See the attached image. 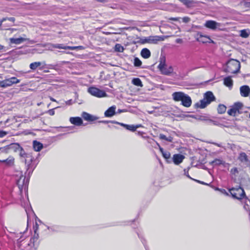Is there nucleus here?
I'll return each instance as SVG.
<instances>
[{
    "mask_svg": "<svg viewBox=\"0 0 250 250\" xmlns=\"http://www.w3.org/2000/svg\"><path fill=\"white\" fill-rule=\"evenodd\" d=\"M173 99L176 102L181 101L182 104L186 107H190L192 104L191 98L182 92H175L172 95Z\"/></svg>",
    "mask_w": 250,
    "mask_h": 250,
    "instance_id": "nucleus-1",
    "label": "nucleus"
},
{
    "mask_svg": "<svg viewBox=\"0 0 250 250\" xmlns=\"http://www.w3.org/2000/svg\"><path fill=\"white\" fill-rule=\"evenodd\" d=\"M158 68L163 75L169 76L173 73V68L171 65H167L166 62V58L161 57L160 58L159 64Z\"/></svg>",
    "mask_w": 250,
    "mask_h": 250,
    "instance_id": "nucleus-2",
    "label": "nucleus"
},
{
    "mask_svg": "<svg viewBox=\"0 0 250 250\" xmlns=\"http://www.w3.org/2000/svg\"><path fill=\"white\" fill-rule=\"evenodd\" d=\"M215 98L211 91H208L204 95V99L200 101L199 103L195 104V106L200 108H204L208 104H210L212 101H214Z\"/></svg>",
    "mask_w": 250,
    "mask_h": 250,
    "instance_id": "nucleus-3",
    "label": "nucleus"
},
{
    "mask_svg": "<svg viewBox=\"0 0 250 250\" xmlns=\"http://www.w3.org/2000/svg\"><path fill=\"white\" fill-rule=\"evenodd\" d=\"M240 68V62L236 60L231 59L227 62L225 71L228 73L235 74L239 71Z\"/></svg>",
    "mask_w": 250,
    "mask_h": 250,
    "instance_id": "nucleus-4",
    "label": "nucleus"
},
{
    "mask_svg": "<svg viewBox=\"0 0 250 250\" xmlns=\"http://www.w3.org/2000/svg\"><path fill=\"white\" fill-rule=\"evenodd\" d=\"M229 192L232 196L237 199H241L245 196V191L241 187L232 188Z\"/></svg>",
    "mask_w": 250,
    "mask_h": 250,
    "instance_id": "nucleus-5",
    "label": "nucleus"
},
{
    "mask_svg": "<svg viewBox=\"0 0 250 250\" xmlns=\"http://www.w3.org/2000/svg\"><path fill=\"white\" fill-rule=\"evenodd\" d=\"M243 104L241 103H235L231 108L228 111V114L230 116H235L241 113L240 110L242 109Z\"/></svg>",
    "mask_w": 250,
    "mask_h": 250,
    "instance_id": "nucleus-6",
    "label": "nucleus"
},
{
    "mask_svg": "<svg viewBox=\"0 0 250 250\" xmlns=\"http://www.w3.org/2000/svg\"><path fill=\"white\" fill-rule=\"evenodd\" d=\"M88 92L92 96L98 98L107 97V94L103 90L95 87H90L88 89Z\"/></svg>",
    "mask_w": 250,
    "mask_h": 250,
    "instance_id": "nucleus-7",
    "label": "nucleus"
},
{
    "mask_svg": "<svg viewBox=\"0 0 250 250\" xmlns=\"http://www.w3.org/2000/svg\"><path fill=\"white\" fill-rule=\"evenodd\" d=\"M20 82V80L16 77H13L0 81V86L3 88L11 86L13 84L18 83Z\"/></svg>",
    "mask_w": 250,
    "mask_h": 250,
    "instance_id": "nucleus-8",
    "label": "nucleus"
},
{
    "mask_svg": "<svg viewBox=\"0 0 250 250\" xmlns=\"http://www.w3.org/2000/svg\"><path fill=\"white\" fill-rule=\"evenodd\" d=\"M21 149V146L18 143H12L9 145L0 148V150L4 153H8L11 151L17 152Z\"/></svg>",
    "mask_w": 250,
    "mask_h": 250,
    "instance_id": "nucleus-9",
    "label": "nucleus"
},
{
    "mask_svg": "<svg viewBox=\"0 0 250 250\" xmlns=\"http://www.w3.org/2000/svg\"><path fill=\"white\" fill-rule=\"evenodd\" d=\"M204 25L208 28H209L212 30H215L217 29L220 28V27L221 26V24L220 23L216 22L215 21L209 20L206 21Z\"/></svg>",
    "mask_w": 250,
    "mask_h": 250,
    "instance_id": "nucleus-10",
    "label": "nucleus"
},
{
    "mask_svg": "<svg viewBox=\"0 0 250 250\" xmlns=\"http://www.w3.org/2000/svg\"><path fill=\"white\" fill-rule=\"evenodd\" d=\"M27 180L25 181V177L21 175L20 178L17 180V184L21 191L24 188H25L27 184Z\"/></svg>",
    "mask_w": 250,
    "mask_h": 250,
    "instance_id": "nucleus-11",
    "label": "nucleus"
},
{
    "mask_svg": "<svg viewBox=\"0 0 250 250\" xmlns=\"http://www.w3.org/2000/svg\"><path fill=\"white\" fill-rule=\"evenodd\" d=\"M82 117L85 120V121H89V122H92L94 121H95L98 119V117L93 116L92 115H91L87 112H83L82 113Z\"/></svg>",
    "mask_w": 250,
    "mask_h": 250,
    "instance_id": "nucleus-12",
    "label": "nucleus"
},
{
    "mask_svg": "<svg viewBox=\"0 0 250 250\" xmlns=\"http://www.w3.org/2000/svg\"><path fill=\"white\" fill-rule=\"evenodd\" d=\"M185 159V156L180 154H176L173 156V161L175 165L181 163Z\"/></svg>",
    "mask_w": 250,
    "mask_h": 250,
    "instance_id": "nucleus-13",
    "label": "nucleus"
},
{
    "mask_svg": "<svg viewBox=\"0 0 250 250\" xmlns=\"http://www.w3.org/2000/svg\"><path fill=\"white\" fill-rule=\"evenodd\" d=\"M240 94L243 97H248L250 93V88L248 85L242 86L240 88Z\"/></svg>",
    "mask_w": 250,
    "mask_h": 250,
    "instance_id": "nucleus-14",
    "label": "nucleus"
},
{
    "mask_svg": "<svg viewBox=\"0 0 250 250\" xmlns=\"http://www.w3.org/2000/svg\"><path fill=\"white\" fill-rule=\"evenodd\" d=\"M69 121L72 124L76 126H80L83 124V120L82 118L79 117H71L69 119Z\"/></svg>",
    "mask_w": 250,
    "mask_h": 250,
    "instance_id": "nucleus-15",
    "label": "nucleus"
},
{
    "mask_svg": "<svg viewBox=\"0 0 250 250\" xmlns=\"http://www.w3.org/2000/svg\"><path fill=\"white\" fill-rule=\"evenodd\" d=\"M9 40L11 43L20 44L23 42L28 40V39L20 37L18 38H10Z\"/></svg>",
    "mask_w": 250,
    "mask_h": 250,
    "instance_id": "nucleus-16",
    "label": "nucleus"
},
{
    "mask_svg": "<svg viewBox=\"0 0 250 250\" xmlns=\"http://www.w3.org/2000/svg\"><path fill=\"white\" fill-rule=\"evenodd\" d=\"M149 39V43H156L159 41H164V37L163 36H150L148 37Z\"/></svg>",
    "mask_w": 250,
    "mask_h": 250,
    "instance_id": "nucleus-17",
    "label": "nucleus"
},
{
    "mask_svg": "<svg viewBox=\"0 0 250 250\" xmlns=\"http://www.w3.org/2000/svg\"><path fill=\"white\" fill-rule=\"evenodd\" d=\"M115 106H112L109 107L107 110H106L104 112V116L106 117H110L113 116L115 113Z\"/></svg>",
    "mask_w": 250,
    "mask_h": 250,
    "instance_id": "nucleus-18",
    "label": "nucleus"
},
{
    "mask_svg": "<svg viewBox=\"0 0 250 250\" xmlns=\"http://www.w3.org/2000/svg\"><path fill=\"white\" fill-rule=\"evenodd\" d=\"M0 162L4 163L6 166H12L14 164V159L12 157H9L6 159L0 158Z\"/></svg>",
    "mask_w": 250,
    "mask_h": 250,
    "instance_id": "nucleus-19",
    "label": "nucleus"
},
{
    "mask_svg": "<svg viewBox=\"0 0 250 250\" xmlns=\"http://www.w3.org/2000/svg\"><path fill=\"white\" fill-rule=\"evenodd\" d=\"M141 55L142 57L145 59H148L150 57L151 53L147 48H143L141 52Z\"/></svg>",
    "mask_w": 250,
    "mask_h": 250,
    "instance_id": "nucleus-20",
    "label": "nucleus"
},
{
    "mask_svg": "<svg viewBox=\"0 0 250 250\" xmlns=\"http://www.w3.org/2000/svg\"><path fill=\"white\" fill-rule=\"evenodd\" d=\"M42 144L37 141H33V148L36 151H40L42 148Z\"/></svg>",
    "mask_w": 250,
    "mask_h": 250,
    "instance_id": "nucleus-21",
    "label": "nucleus"
},
{
    "mask_svg": "<svg viewBox=\"0 0 250 250\" xmlns=\"http://www.w3.org/2000/svg\"><path fill=\"white\" fill-rule=\"evenodd\" d=\"M224 84L229 87H231L233 85V81L230 77H227L224 79Z\"/></svg>",
    "mask_w": 250,
    "mask_h": 250,
    "instance_id": "nucleus-22",
    "label": "nucleus"
},
{
    "mask_svg": "<svg viewBox=\"0 0 250 250\" xmlns=\"http://www.w3.org/2000/svg\"><path fill=\"white\" fill-rule=\"evenodd\" d=\"M238 159L241 162H247L248 161L247 155L245 152H241L240 153Z\"/></svg>",
    "mask_w": 250,
    "mask_h": 250,
    "instance_id": "nucleus-23",
    "label": "nucleus"
},
{
    "mask_svg": "<svg viewBox=\"0 0 250 250\" xmlns=\"http://www.w3.org/2000/svg\"><path fill=\"white\" fill-rule=\"evenodd\" d=\"M132 83L137 86L143 87V84L139 78H133L132 80Z\"/></svg>",
    "mask_w": 250,
    "mask_h": 250,
    "instance_id": "nucleus-24",
    "label": "nucleus"
},
{
    "mask_svg": "<svg viewBox=\"0 0 250 250\" xmlns=\"http://www.w3.org/2000/svg\"><path fill=\"white\" fill-rule=\"evenodd\" d=\"M209 40V37L208 36H204L202 34L200 35L198 39V41L201 42L203 43L208 42V41Z\"/></svg>",
    "mask_w": 250,
    "mask_h": 250,
    "instance_id": "nucleus-25",
    "label": "nucleus"
},
{
    "mask_svg": "<svg viewBox=\"0 0 250 250\" xmlns=\"http://www.w3.org/2000/svg\"><path fill=\"white\" fill-rule=\"evenodd\" d=\"M159 138L161 140H165L169 142H172L173 141V138L171 136L167 137L163 134H160L159 135Z\"/></svg>",
    "mask_w": 250,
    "mask_h": 250,
    "instance_id": "nucleus-26",
    "label": "nucleus"
},
{
    "mask_svg": "<svg viewBox=\"0 0 250 250\" xmlns=\"http://www.w3.org/2000/svg\"><path fill=\"white\" fill-rule=\"evenodd\" d=\"M250 35V32L249 30L246 29L241 30L240 31V36L244 38H248Z\"/></svg>",
    "mask_w": 250,
    "mask_h": 250,
    "instance_id": "nucleus-27",
    "label": "nucleus"
},
{
    "mask_svg": "<svg viewBox=\"0 0 250 250\" xmlns=\"http://www.w3.org/2000/svg\"><path fill=\"white\" fill-rule=\"evenodd\" d=\"M141 126V125H127L126 127L125 128L128 130L131 131H135L138 128L140 127Z\"/></svg>",
    "mask_w": 250,
    "mask_h": 250,
    "instance_id": "nucleus-28",
    "label": "nucleus"
},
{
    "mask_svg": "<svg viewBox=\"0 0 250 250\" xmlns=\"http://www.w3.org/2000/svg\"><path fill=\"white\" fill-rule=\"evenodd\" d=\"M41 65V62H32L30 64V68L33 70H36L39 66H40Z\"/></svg>",
    "mask_w": 250,
    "mask_h": 250,
    "instance_id": "nucleus-29",
    "label": "nucleus"
},
{
    "mask_svg": "<svg viewBox=\"0 0 250 250\" xmlns=\"http://www.w3.org/2000/svg\"><path fill=\"white\" fill-rule=\"evenodd\" d=\"M218 112L220 114H223L226 110V107L223 104H219L217 108Z\"/></svg>",
    "mask_w": 250,
    "mask_h": 250,
    "instance_id": "nucleus-30",
    "label": "nucleus"
},
{
    "mask_svg": "<svg viewBox=\"0 0 250 250\" xmlns=\"http://www.w3.org/2000/svg\"><path fill=\"white\" fill-rule=\"evenodd\" d=\"M124 48L120 44H116L115 46V50L119 52H123Z\"/></svg>",
    "mask_w": 250,
    "mask_h": 250,
    "instance_id": "nucleus-31",
    "label": "nucleus"
},
{
    "mask_svg": "<svg viewBox=\"0 0 250 250\" xmlns=\"http://www.w3.org/2000/svg\"><path fill=\"white\" fill-rule=\"evenodd\" d=\"M38 229V227L37 226L36 228L34 230V235L32 238L33 243H34L35 241H37L39 238V234L37 233V230Z\"/></svg>",
    "mask_w": 250,
    "mask_h": 250,
    "instance_id": "nucleus-32",
    "label": "nucleus"
},
{
    "mask_svg": "<svg viewBox=\"0 0 250 250\" xmlns=\"http://www.w3.org/2000/svg\"><path fill=\"white\" fill-rule=\"evenodd\" d=\"M52 46L54 48L66 49L67 46L63 45L62 44H54L52 45Z\"/></svg>",
    "mask_w": 250,
    "mask_h": 250,
    "instance_id": "nucleus-33",
    "label": "nucleus"
},
{
    "mask_svg": "<svg viewBox=\"0 0 250 250\" xmlns=\"http://www.w3.org/2000/svg\"><path fill=\"white\" fill-rule=\"evenodd\" d=\"M249 204H250V201L249 200L247 201L244 206V208L246 210L249 212L250 214V206Z\"/></svg>",
    "mask_w": 250,
    "mask_h": 250,
    "instance_id": "nucleus-34",
    "label": "nucleus"
},
{
    "mask_svg": "<svg viewBox=\"0 0 250 250\" xmlns=\"http://www.w3.org/2000/svg\"><path fill=\"white\" fill-rule=\"evenodd\" d=\"M19 151H20V157L22 158L27 157V154L25 152V151L21 147V149H20Z\"/></svg>",
    "mask_w": 250,
    "mask_h": 250,
    "instance_id": "nucleus-35",
    "label": "nucleus"
},
{
    "mask_svg": "<svg viewBox=\"0 0 250 250\" xmlns=\"http://www.w3.org/2000/svg\"><path fill=\"white\" fill-rule=\"evenodd\" d=\"M134 64L135 66L139 67L142 64V62L138 58H135L134 59Z\"/></svg>",
    "mask_w": 250,
    "mask_h": 250,
    "instance_id": "nucleus-36",
    "label": "nucleus"
},
{
    "mask_svg": "<svg viewBox=\"0 0 250 250\" xmlns=\"http://www.w3.org/2000/svg\"><path fill=\"white\" fill-rule=\"evenodd\" d=\"M162 154L166 159H168L170 157V153L168 151H165Z\"/></svg>",
    "mask_w": 250,
    "mask_h": 250,
    "instance_id": "nucleus-37",
    "label": "nucleus"
},
{
    "mask_svg": "<svg viewBox=\"0 0 250 250\" xmlns=\"http://www.w3.org/2000/svg\"><path fill=\"white\" fill-rule=\"evenodd\" d=\"M212 164H214L216 165H220L223 164V162L222 160L220 159H215L214 161L212 162Z\"/></svg>",
    "mask_w": 250,
    "mask_h": 250,
    "instance_id": "nucleus-38",
    "label": "nucleus"
},
{
    "mask_svg": "<svg viewBox=\"0 0 250 250\" xmlns=\"http://www.w3.org/2000/svg\"><path fill=\"white\" fill-rule=\"evenodd\" d=\"M83 48V46H66V49H70V50H76V49H78V48Z\"/></svg>",
    "mask_w": 250,
    "mask_h": 250,
    "instance_id": "nucleus-39",
    "label": "nucleus"
},
{
    "mask_svg": "<svg viewBox=\"0 0 250 250\" xmlns=\"http://www.w3.org/2000/svg\"><path fill=\"white\" fill-rule=\"evenodd\" d=\"M230 173L232 175H236L238 174V170L236 167H233L230 170Z\"/></svg>",
    "mask_w": 250,
    "mask_h": 250,
    "instance_id": "nucleus-40",
    "label": "nucleus"
},
{
    "mask_svg": "<svg viewBox=\"0 0 250 250\" xmlns=\"http://www.w3.org/2000/svg\"><path fill=\"white\" fill-rule=\"evenodd\" d=\"M7 134V132L6 131L0 130V138L3 137Z\"/></svg>",
    "mask_w": 250,
    "mask_h": 250,
    "instance_id": "nucleus-41",
    "label": "nucleus"
},
{
    "mask_svg": "<svg viewBox=\"0 0 250 250\" xmlns=\"http://www.w3.org/2000/svg\"><path fill=\"white\" fill-rule=\"evenodd\" d=\"M141 42H142V43H149V37H147V38H145V39H142V40H141Z\"/></svg>",
    "mask_w": 250,
    "mask_h": 250,
    "instance_id": "nucleus-42",
    "label": "nucleus"
},
{
    "mask_svg": "<svg viewBox=\"0 0 250 250\" xmlns=\"http://www.w3.org/2000/svg\"><path fill=\"white\" fill-rule=\"evenodd\" d=\"M6 21L8 20V21L14 23L15 21V19L14 17H10V18H6Z\"/></svg>",
    "mask_w": 250,
    "mask_h": 250,
    "instance_id": "nucleus-43",
    "label": "nucleus"
},
{
    "mask_svg": "<svg viewBox=\"0 0 250 250\" xmlns=\"http://www.w3.org/2000/svg\"><path fill=\"white\" fill-rule=\"evenodd\" d=\"M244 5L245 7L250 8V1L245 2Z\"/></svg>",
    "mask_w": 250,
    "mask_h": 250,
    "instance_id": "nucleus-44",
    "label": "nucleus"
},
{
    "mask_svg": "<svg viewBox=\"0 0 250 250\" xmlns=\"http://www.w3.org/2000/svg\"><path fill=\"white\" fill-rule=\"evenodd\" d=\"M190 21V19L188 17H184L183 18V21L184 22H188Z\"/></svg>",
    "mask_w": 250,
    "mask_h": 250,
    "instance_id": "nucleus-45",
    "label": "nucleus"
},
{
    "mask_svg": "<svg viewBox=\"0 0 250 250\" xmlns=\"http://www.w3.org/2000/svg\"><path fill=\"white\" fill-rule=\"evenodd\" d=\"M115 123L116 124H118V125H120L124 127H126V125H127L126 124H123V123H119V122H116Z\"/></svg>",
    "mask_w": 250,
    "mask_h": 250,
    "instance_id": "nucleus-46",
    "label": "nucleus"
},
{
    "mask_svg": "<svg viewBox=\"0 0 250 250\" xmlns=\"http://www.w3.org/2000/svg\"><path fill=\"white\" fill-rule=\"evenodd\" d=\"M184 174L185 175H186L188 178H190V179H193L192 178H191L189 175H188V171H187L186 169L184 170Z\"/></svg>",
    "mask_w": 250,
    "mask_h": 250,
    "instance_id": "nucleus-47",
    "label": "nucleus"
},
{
    "mask_svg": "<svg viewBox=\"0 0 250 250\" xmlns=\"http://www.w3.org/2000/svg\"><path fill=\"white\" fill-rule=\"evenodd\" d=\"M6 21V18H3L1 21H0V26L2 25L3 22Z\"/></svg>",
    "mask_w": 250,
    "mask_h": 250,
    "instance_id": "nucleus-48",
    "label": "nucleus"
},
{
    "mask_svg": "<svg viewBox=\"0 0 250 250\" xmlns=\"http://www.w3.org/2000/svg\"><path fill=\"white\" fill-rule=\"evenodd\" d=\"M182 42V40L181 39H177L176 40V42L178 43H181Z\"/></svg>",
    "mask_w": 250,
    "mask_h": 250,
    "instance_id": "nucleus-49",
    "label": "nucleus"
},
{
    "mask_svg": "<svg viewBox=\"0 0 250 250\" xmlns=\"http://www.w3.org/2000/svg\"><path fill=\"white\" fill-rule=\"evenodd\" d=\"M170 20L174 21H177L178 20V18H171L169 19Z\"/></svg>",
    "mask_w": 250,
    "mask_h": 250,
    "instance_id": "nucleus-50",
    "label": "nucleus"
},
{
    "mask_svg": "<svg viewBox=\"0 0 250 250\" xmlns=\"http://www.w3.org/2000/svg\"><path fill=\"white\" fill-rule=\"evenodd\" d=\"M49 113L51 115H53L54 114V111L53 110H50L49 111Z\"/></svg>",
    "mask_w": 250,
    "mask_h": 250,
    "instance_id": "nucleus-51",
    "label": "nucleus"
},
{
    "mask_svg": "<svg viewBox=\"0 0 250 250\" xmlns=\"http://www.w3.org/2000/svg\"><path fill=\"white\" fill-rule=\"evenodd\" d=\"M4 49H5V47L4 46L0 44V51L1 50L4 49V51H5L6 50Z\"/></svg>",
    "mask_w": 250,
    "mask_h": 250,
    "instance_id": "nucleus-52",
    "label": "nucleus"
},
{
    "mask_svg": "<svg viewBox=\"0 0 250 250\" xmlns=\"http://www.w3.org/2000/svg\"><path fill=\"white\" fill-rule=\"evenodd\" d=\"M208 42L214 43V41L213 40H212L210 38H209V40H208Z\"/></svg>",
    "mask_w": 250,
    "mask_h": 250,
    "instance_id": "nucleus-53",
    "label": "nucleus"
},
{
    "mask_svg": "<svg viewBox=\"0 0 250 250\" xmlns=\"http://www.w3.org/2000/svg\"><path fill=\"white\" fill-rule=\"evenodd\" d=\"M195 181L196 182H197L198 183H200V184H203V185H206V184L204 182H201L200 181L197 180H195Z\"/></svg>",
    "mask_w": 250,
    "mask_h": 250,
    "instance_id": "nucleus-54",
    "label": "nucleus"
},
{
    "mask_svg": "<svg viewBox=\"0 0 250 250\" xmlns=\"http://www.w3.org/2000/svg\"><path fill=\"white\" fill-rule=\"evenodd\" d=\"M159 149H160V151H161V153L162 154L165 151L164 150L163 148H162L161 147L159 146Z\"/></svg>",
    "mask_w": 250,
    "mask_h": 250,
    "instance_id": "nucleus-55",
    "label": "nucleus"
},
{
    "mask_svg": "<svg viewBox=\"0 0 250 250\" xmlns=\"http://www.w3.org/2000/svg\"><path fill=\"white\" fill-rule=\"evenodd\" d=\"M50 99L51 101H53V102H56V100L54 99L52 97H50Z\"/></svg>",
    "mask_w": 250,
    "mask_h": 250,
    "instance_id": "nucleus-56",
    "label": "nucleus"
},
{
    "mask_svg": "<svg viewBox=\"0 0 250 250\" xmlns=\"http://www.w3.org/2000/svg\"><path fill=\"white\" fill-rule=\"evenodd\" d=\"M98 1H100V2H105L106 1V0H97Z\"/></svg>",
    "mask_w": 250,
    "mask_h": 250,
    "instance_id": "nucleus-57",
    "label": "nucleus"
},
{
    "mask_svg": "<svg viewBox=\"0 0 250 250\" xmlns=\"http://www.w3.org/2000/svg\"><path fill=\"white\" fill-rule=\"evenodd\" d=\"M47 229L49 230H52V228L50 227H47Z\"/></svg>",
    "mask_w": 250,
    "mask_h": 250,
    "instance_id": "nucleus-58",
    "label": "nucleus"
},
{
    "mask_svg": "<svg viewBox=\"0 0 250 250\" xmlns=\"http://www.w3.org/2000/svg\"><path fill=\"white\" fill-rule=\"evenodd\" d=\"M24 162H25V163H26V159L24 160Z\"/></svg>",
    "mask_w": 250,
    "mask_h": 250,
    "instance_id": "nucleus-59",
    "label": "nucleus"
},
{
    "mask_svg": "<svg viewBox=\"0 0 250 250\" xmlns=\"http://www.w3.org/2000/svg\"><path fill=\"white\" fill-rule=\"evenodd\" d=\"M190 116L191 117H193V115H190Z\"/></svg>",
    "mask_w": 250,
    "mask_h": 250,
    "instance_id": "nucleus-60",
    "label": "nucleus"
},
{
    "mask_svg": "<svg viewBox=\"0 0 250 250\" xmlns=\"http://www.w3.org/2000/svg\"><path fill=\"white\" fill-rule=\"evenodd\" d=\"M249 118H250V114H249Z\"/></svg>",
    "mask_w": 250,
    "mask_h": 250,
    "instance_id": "nucleus-61",
    "label": "nucleus"
}]
</instances>
